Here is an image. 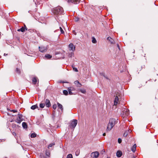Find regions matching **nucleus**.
<instances>
[{"label": "nucleus", "instance_id": "obj_14", "mask_svg": "<svg viewBox=\"0 0 158 158\" xmlns=\"http://www.w3.org/2000/svg\"><path fill=\"white\" fill-rule=\"evenodd\" d=\"M57 105H58V108L59 109H60L61 110V111L62 112L63 110V108L62 105L60 103H59L58 102H57Z\"/></svg>", "mask_w": 158, "mask_h": 158}, {"label": "nucleus", "instance_id": "obj_38", "mask_svg": "<svg viewBox=\"0 0 158 158\" xmlns=\"http://www.w3.org/2000/svg\"><path fill=\"white\" fill-rule=\"evenodd\" d=\"M79 20V18L78 17H76L75 19V22H77Z\"/></svg>", "mask_w": 158, "mask_h": 158}, {"label": "nucleus", "instance_id": "obj_5", "mask_svg": "<svg viewBox=\"0 0 158 158\" xmlns=\"http://www.w3.org/2000/svg\"><path fill=\"white\" fill-rule=\"evenodd\" d=\"M39 51L42 52H45L47 51V48L46 47L44 46H39Z\"/></svg>", "mask_w": 158, "mask_h": 158}, {"label": "nucleus", "instance_id": "obj_40", "mask_svg": "<svg viewBox=\"0 0 158 158\" xmlns=\"http://www.w3.org/2000/svg\"><path fill=\"white\" fill-rule=\"evenodd\" d=\"M12 134H13V135L15 136L16 135V133L15 132H13L12 133Z\"/></svg>", "mask_w": 158, "mask_h": 158}, {"label": "nucleus", "instance_id": "obj_37", "mask_svg": "<svg viewBox=\"0 0 158 158\" xmlns=\"http://www.w3.org/2000/svg\"><path fill=\"white\" fill-rule=\"evenodd\" d=\"M46 155L48 156H49V155H50V152L48 151H47L46 152Z\"/></svg>", "mask_w": 158, "mask_h": 158}, {"label": "nucleus", "instance_id": "obj_43", "mask_svg": "<svg viewBox=\"0 0 158 158\" xmlns=\"http://www.w3.org/2000/svg\"><path fill=\"white\" fill-rule=\"evenodd\" d=\"M117 47H118V49H119V50H120V47H119V45H118V44H117Z\"/></svg>", "mask_w": 158, "mask_h": 158}, {"label": "nucleus", "instance_id": "obj_11", "mask_svg": "<svg viewBox=\"0 0 158 158\" xmlns=\"http://www.w3.org/2000/svg\"><path fill=\"white\" fill-rule=\"evenodd\" d=\"M74 84L77 87H81V84L78 81H76L74 82Z\"/></svg>", "mask_w": 158, "mask_h": 158}, {"label": "nucleus", "instance_id": "obj_20", "mask_svg": "<svg viewBox=\"0 0 158 158\" xmlns=\"http://www.w3.org/2000/svg\"><path fill=\"white\" fill-rule=\"evenodd\" d=\"M25 30L26 29H25V28L23 27L21 28L18 29L17 31L19 32L21 31L22 32H24Z\"/></svg>", "mask_w": 158, "mask_h": 158}, {"label": "nucleus", "instance_id": "obj_42", "mask_svg": "<svg viewBox=\"0 0 158 158\" xmlns=\"http://www.w3.org/2000/svg\"><path fill=\"white\" fill-rule=\"evenodd\" d=\"M24 27L25 28V29H26V30L27 31V27L26 25L24 24V27Z\"/></svg>", "mask_w": 158, "mask_h": 158}, {"label": "nucleus", "instance_id": "obj_45", "mask_svg": "<svg viewBox=\"0 0 158 158\" xmlns=\"http://www.w3.org/2000/svg\"><path fill=\"white\" fill-rule=\"evenodd\" d=\"M103 135L104 136L106 135V133H103Z\"/></svg>", "mask_w": 158, "mask_h": 158}, {"label": "nucleus", "instance_id": "obj_18", "mask_svg": "<svg viewBox=\"0 0 158 158\" xmlns=\"http://www.w3.org/2000/svg\"><path fill=\"white\" fill-rule=\"evenodd\" d=\"M32 80L33 84L35 85L37 82V78L36 77H34L32 78Z\"/></svg>", "mask_w": 158, "mask_h": 158}, {"label": "nucleus", "instance_id": "obj_12", "mask_svg": "<svg viewBox=\"0 0 158 158\" xmlns=\"http://www.w3.org/2000/svg\"><path fill=\"white\" fill-rule=\"evenodd\" d=\"M118 98L117 96L115 97L114 100V105L116 106L118 104Z\"/></svg>", "mask_w": 158, "mask_h": 158}, {"label": "nucleus", "instance_id": "obj_22", "mask_svg": "<svg viewBox=\"0 0 158 158\" xmlns=\"http://www.w3.org/2000/svg\"><path fill=\"white\" fill-rule=\"evenodd\" d=\"M22 126L24 128H27V123L25 122H23L22 124Z\"/></svg>", "mask_w": 158, "mask_h": 158}, {"label": "nucleus", "instance_id": "obj_10", "mask_svg": "<svg viewBox=\"0 0 158 158\" xmlns=\"http://www.w3.org/2000/svg\"><path fill=\"white\" fill-rule=\"evenodd\" d=\"M80 0H68L69 2H71L75 4H77L80 2Z\"/></svg>", "mask_w": 158, "mask_h": 158}, {"label": "nucleus", "instance_id": "obj_32", "mask_svg": "<svg viewBox=\"0 0 158 158\" xmlns=\"http://www.w3.org/2000/svg\"><path fill=\"white\" fill-rule=\"evenodd\" d=\"M128 131H126L125 132L123 135V136L126 137L127 135Z\"/></svg>", "mask_w": 158, "mask_h": 158}, {"label": "nucleus", "instance_id": "obj_30", "mask_svg": "<svg viewBox=\"0 0 158 158\" xmlns=\"http://www.w3.org/2000/svg\"><path fill=\"white\" fill-rule=\"evenodd\" d=\"M64 94L65 95H68V91L66 90H64L63 91Z\"/></svg>", "mask_w": 158, "mask_h": 158}, {"label": "nucleus", "instance_id": "obj_9", "mask_svg": "<svg viewBox=\"0 0 158 158\" xmlns=\"http://www.w3.org/2000/svg\"><path fill=\"white\" fill-rule=\"evenodd\" d=\"M68 90L69 92V94L71 95L73 94V93L72 92V91L75 90V89L72 87H69L68 89Z\"/></svg>", "mask_w": 158, "mask_h": 158}, {"label": "nucleus", "instance_id": "obj_25", "mask_svg": "<svg viewBox=\"0 0 158 158\" xmlns=\"http://www.w3.org/2000/svg\"><path fill=\"white\" fill-rule=\"evenodd\" d=\"M45 57L48 59H49L51 58L52 56L50 54H47L45 55Z\"/></svg>", "mask_w": 158, "mask_h": 158}, {"label": "nucleus", "instance_id": "obj_6", "mask_svg": "<svg viewBox=\"0 0 158 158\" xmlns=\"http://www.w3.org/2000/svg\"><path fill=\"white\" fill-rule=\"evenodd\" d=\"M44 102L45 104L47 107H49L51 106V103L48 99H46L45 100H44Z\"/></svg>", "mask_w": 158, "mask_h": 158}, {"label": "nucleus", "instance_id": "obj_29", "mask_svg": "<svg viewBox=\"0 0 158 158\" xmlns=\"http://www.w3.org/2000/svg\"><path fill=\"white\" fill-rule=\"evenodd\" d=\"M79 91L83 94H85L86 92L85 90L83 89H80Z\"/></svg>", "mask_w": 158, "mask_h": 158}, {"label": "nucleus", "instance_id": "obj_19", "mask_svg": "<svg viewBox=\"0 0 158 158\" xmlns=\"http://www.w3.org/2000/svg\"><path fill=\"white\" fill-rule=\"evenodd\" d=\"M136 144H134L131 148V151L134 152L135 151L136 149Z\"/></svg>", "mask_w": 158, "mask_h": 158}, {"label": "nucleus", "instance_id": "obj_36", "mask_svg": "<svg viewBox=\"0 0 158 158\" xmlns=\"http://www.w3.org/2000/svg\"><path fill=\"white\" fill-rule=\"evenodd\" d=\"M56 104H54L52 106V108L54 110H55L56 108Z\"/></svg>", "mask_w": 158, "mask_h": 158}, {"label": "nucleus", "instance_id": "obj_23", "mask_svg": "<svg viewBox=\"0 0 158 158\" xmlns=\"http://www.w3.org/2000/svg\"><path fill=\"white\" fill-rule=\"evenodd\" d=\"M92 42L93 43L95 44L97 43V40L94 37H92Z\"/></svg>", "mask_w": 158, "mask_h": 158}, {"label": "nucleus", "instance_id": "obj_7", "mask_svg": "<svg viewBox=\"0 0 158 158\" xmlns=\"http://www.w3.org/2000/svg\"><path fill=\"white\" fill-rule=\"evenodd\" d=\"M69 50L74 51L75 50V46L72 43H70L69 46Z\"/></svg>", "mask_w": 158, "mask_h": 158}, {"label": "nucleus", "instance_id": "obj_13", "mask_svg": "<svg viewBox=\"0 0 158 158\" xmlns=\"http://www.w3.org/2000/svg\"><path fill=\"white\" fill-rule=\"evenodd\" d=\"M122 155V152L120 151H118L116 153V156L118 157H120Z\"/></svg>", "mask_w": 158, "mask_h": 158}, {"label": "nucleus", "instance_id": "obj_39", "mask_svg": "<svg viewBox=\"0 0 158 158\" xmlns=\"http://www.w3.org/2000/svg\"><path fill=\"white\" fill-rule=\"evenodd\" d=\"M122 142V139H121L120 138H118V142L119 143H121Z\"/></svg>", "mask_w": 158, "mask_h": 158}, {"label": "nucleus", "instance_id": "obj_28", "mask_svg": "<svg viewBox=\"0 0 158 158\" xmlns=\"http://www.w3.org/2000/svg\"><path fill=\"white\" fill-rule=\"evenodd\" d=\"M16 72L17 73H18L19 74H20L21 73L20 70L18 68H17L16 69Z\"/></svg>", "mask_w": 158, "mask_h": 158}, {"label": "nucleus", "instance_id": "obj_24", "mask_svg": "<svg viewBox=\"0 0 158 158\" xmlns=\"http://www.w3.org/2000/svg\"><path fill=\"white\" fill-rule=\"evenodd\" d=\"M55 145V143H52L50 144L48 146V148L49 149L50 148L52 147L53 146Z\"/></svg>", "mask_w": 158, "mask_h": 158}, {"label": "nucleus", "instance_id": "obj_15", "mask_svg": "<svg viewBox=\"0 0 158 158\" xmlns=\"http://www.w3.org/2000/svg\"><path fill=\"white\" fill-rule=\"evenodd\" d=\"M129 110L127 109H124L123 113L126 116H128L129 114Z\"/></svg>", "mask_w": 158, "mask_h": 158}, {"label": "nucleus", "instance_id": "obj_31", "mask_svg": "<svg viewBox=\"0 0 158 158\" xmlns=\"http://www.w3.org/2000/svg\"><path fill=\"white\" fill-rule=\"evenodd\" d=\"M36 136V134L35 133H32L31 135V138H34Z\"/></svg>", "mask_w": 158, "mask_h": 158}, {"label": "nucleus", "instance_id": "obj_46", "mask_svg": "<svg viewBox=\"0 0 158 158\" xmlns=\"http://www.w3.org/2000/svg\"><path fill=\"white\" fill-rule=\"evenodd\" d=\"M5 55V53H4V55Z\"/></svg>", "mask_w": 158, "mask_h": 158}, {"label": "nucleus", "instance_id": "obj_26", "mask_svg": "<svg viewBox=\"0 0 158 158\" xmlns=\"http://www.w3.org/2000/svg\"><path fill=\"white\" fill-rule=\"evenodd\" d=\"M80 149H78L77 150L76 152H75V155L76 156H78L79 154H80Z\"/></svg>", "mask_w": 158, "mask_h": 158}, {"label": "nucleus", "instance_id": "obj_44", "mask_svg": "<svg viewBox=\"0 0 158 158\" xmlns=\"http://www.w3.org/2000/svg\"><path fill=\"white\" fill-rule=\"evenodd\" d=\"M55 112V111H53V112H52V114H54Z\"/></svg>", "mask_w": 158, "mask_h": 158}, {"label": "nucleus", "instance_id": "obj_2", "mask_svg": "<svg viewBox=\"0 0 158 158\" xmlns=\"http://www.w3.org/2000/svg\"><path fill=\"white\" fill-rule=\"evenodd\" d=\"M116 123V121L115 119L113 118L110 119L108 124L107 131H110L111 130Z\"/></svg>", "mask_w": 158, "mask_h": 158}, {"label": "nucleus", "instance_id": "obj_1", "mask_svg": "<svg viewBox=\"0 0 158 158\" xmlns=\"http://www.w3.org/2000/svg\"><path fill=\"white\" fill-rule=\"evenodd\" d=\"M52 11L56 15L63 14L64 13L63 8L60 6L54 8Z\"/></svg>", "mask_w": 158, "mask_h": 158}, {"label": "nucleus", "instance_id": "obj_33", "mask_svg": "<svg viewBox=\"0 0 158 158\" xmlns=\"http://www.w3.org/2000/svg\"><path fill=\"white\" fill-rule=\"evenodd\" d=\"M67 158H73L72 154H68L67 156Z\"/></svg>", "mask_w": 158, "mask_h": 158}, {"label": "nucleus", "instance_id": "obj_35", "mask_svg": "<svg viewBox=\"0 0 158 158\" xmlns=\"http://www.w3.org/2000/svg\"><path fill=\"white\" fill-rule=\"evenodd\" d=\"M60 29L61 33V34L64 33V31L63 30V29L61 27H60Z\"/></svg>", "mask_w": 158, "mask_h": 158}, {"label": "nucleus", "instance_id": "obj_41", "mask_svg": "<svg viewBox=\"0 0 158 158\" xmlns=\"http://www.w3.org/2000/svg\"><path fill=\"white\" fill-rule=\"evenodd\" d=\"M11 111L13 112L14 113H15L17 112L16 110H14Z\"/></svg>", "mask_w": 158, "mask_h": 158}, {"label": "nucleus", "instance_id": "obj_34", "mask_svg": "<svg viewBox=\"0 0 158 158\" xmlns=\"http://www.w3.org/2000/svg\"><path fill=\"white\" fill-rule=\"evenodd\" d=\"M72 67L73 68V70H74L75 71H76V72H77L78 71L77 69V68L74 67V65H72Z\"/></svg>", "mask_w": 158, "mask_h": 158}, {"label": "nucleus", "instance_id": "obj_17", "mask_svg": "<svg viewBox=\"0 0 158 158\" xmlns=\"http://www.w3.org/2000/svg\"><path fill=\"white\" fill-rule=\"evenodd\" d=\"M45 104L44 101H42L40 104V107L41 108H43L44 107Z\"/></svg>", "mask_w": 158, "mask_h": 158}, {"label": "nucleus", "instance_id": "obj_3", "mask_svg": "<svg viewBox=\"0 0 158 158\" xmlns=\"http://www.w3.org/2000/svg\"><path fill=\"white\" fill-rule=\"evenodd\" d=\"M77 123V121L76 119H73L71 122L69 127L70 128L74 130Z\"/></svg>", "mask_w": 158, "mask_h": 158}, {"label": "nucleus", "instance_id": "obj_16", "mask_svg": "<svg viewBox=\"0 0 158 158\" xmlns=\"http://www.w3.org/2000/svg\"><path fill=\"white\" fill-rule=\"evenodd\" d=\"M107 40H109L111 44H114V40L110 37H109L107 38Z\"/></svg>", "mask_w": 158, "mask_h": 158}, {"label": "nucleus", "instance_id": "obj_4", "mask_svg": "<svg viewBox=\"0 0 158 158\" xmlns=\"http://www.w3.org/2000/svg\"><path fill=\"white\" fill-rule=\"evenodd\" d=\"M99 154V152L96 151L93 152L91 154V156L92 158H97Z\"/></svg>", "mask_w": 158, "mask_h": 158}, {"label": "nucleus", "instance_id": "obj_27", "mask_svg": "<svg viewBox=\"0 0 158 158\" xmlns=\"http://www.w3.org/2000/svg\"><path fill=\"white\" fill-rule=\"evenodd\" d=\"M74 53L73 52H71L70 53H69L68 54V56L69 57H72V56L73 55Z\"/></svg>", "mask_w": 158, "mask_h": 158}, {"label": "nucleus", "instance_id": "obj_8", "mask_svg": "<svg viewBox=\"0 0 158 158\" xmlns=\"http://www.w3.org/2000/svg\"><path fill=\"white\" fill-rule=\"evenodd\" d=\"M22 115L21 114H19L18 115V117L16 119V122L18 123H20L22 121Z\"/></svg>", "mask_w": 158, "mask_h": 158}, {"label": "nucleus", "instance_id": "obj_21", "mask_svg": "<svg viewBox=\"0 0 158 158\" xmlns=\"http://www.w3.org/2000/svg\"><path fill=\"white\" fill-rule=\"evenodd\" d=\"M38 108V106L37 104L33 105L31 107V108L32 110H35V109Z\"/></svg>", "mask_w": 158, "mask_h": 158}]
</instances>
